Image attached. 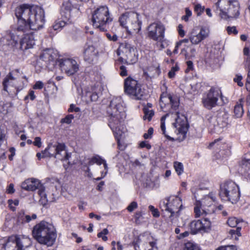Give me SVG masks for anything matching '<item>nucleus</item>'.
<instances>
[{"mask_svg":"<svg viewBox=\"0 0 250 250\" xmlns=\"http://www.w3.org/2000/svg\"><path fill=\"white\" fill-rule=\"evenodd\" d=\"M15 15L17 19L16 30L19 32L39 30L45 22L44 10L39 6L20 5L15 8Z\"/></svg>","mask_w":250,"mask_h":250,"instance_id":"obj_1","label":"nucleus"},{"mask_svg":"<svg viewBox=\"0 0 250 250\" xmlns=\"http://www.w3.org/2000/svg\"><path fill=\"white\" fill-rule=\"evenodd\" d=\"M123 104L121 97H114L111 101L107 110L109 117L108 125L117 141L122 139L124 133L120 128L121 123L126 116Z\"/></svg>","mask_w":250,"mask_h":250,"instance_id":"obj_2","label":"nucleus"},{"mask_svg":"<svg viewBox=\"0 0 250 250\" xmlns=\"http://www.w3.org/2000/svg\"><path fill=\"white\" fill-rule=\"evenodd\" d=\"M32 235L39 243L47 246H52L57 237L54 227L44 221H42L34 226Z\"/></svg>","mask_w":250,"mask_h":250,"instance_id":"obj_3","label":"nucleus"},{"mask_svg":"<svg viewBox=\"0 0 250 250\" xmlns=\"http://www.w3.org/2000/svg\"><path fill=\"white\" fill-rule=\"evenodd\" d=\"M160 207L162 211L170 213L169 218L172 223L179 216L183 208L182 199L178 196H170L165 198L160 203Z\"/></svg>","mask_w":250,"mask_h":250,"instance_id":"obj_4","label":"nucleus"},{"mask_svg":"<svg viewBox=\"0 0 250 250\" xmlns=\"http://www.w3.org/2000/svg\"><path fill=\"white\" fill-rule=\"evenodd\" d=\"M215 6L219 9L220 15L224 19L237 18L240 14L237 0H218Z\"/></svg>","mask_w":250,"mask_h":250,"instance_id":"obj_5","label":"nucleus"},{"mask_svg":"<svg viewBox=\"0 0 250 250\" xmlns=\"http://www.w3.org/2000/svg\"><path fill=\"white\" fill-rule=\"evenodd\" d=\"M94 27L101 31H105L112 19L110 17L108 8L106 6H101L93 13L92 19Z\"/></svg>","mask_w":250,"mask_h":250,"instance_id":"obj_6","label":"nucleus"},{"mask_svg":"<svg viewBox=\"0 0 250 250\" xmlns=\"http://www.w3.org/2000/svg\"><path fill=\"white\" fill-rule=\"evenodd\" d=\"M119 22L130 35L139 33L141 29L142 21L136 13L126 12L122 14L119 18Z\"/></svg>","mask_w":250,"mask_h":250,"instance_id":"obj_7","label":"nucleus"},{"mask_svg":"<svg viewBox=\"0 0 250 250\" xmlns=\"http://www.w3.org/2000/svg\"><path fill=\"white\" fill-rule=\"evenodd\" d=\"M22 189L27 191H34L38 189V193L40 196V202L43 206H45L48 202H53L55 201L53 195L51 197H47V195L44 191V188L41 183L40 180L34 179H28L23 182L21 185Z\"/></svg>","mask_w":250,"mask_h":250,"instance_id":"obj_8","label":"nucleus"},{"mask_svg":"<svg viewBox=\"0 0 250 250\" xmlns=\"http://www.w3.org/2000/svg\"><path fill=\"white\" fill-rule=\"evenodd\" d=\"M219 195L222 200L235 204L239 199L240 193L235 183L228 181L220 185Z\"/></svg>","mask_w":250,"mask_h":250,"instance_id":"obj_9","label":"nucleus"},{"mask_svg":"<svg viewBox=\"0 0 250 250\" xmlns=\"http://www.w3.org/2000/svg\"><path fill=\"white\" fill-rule=\"evenodd\" d=\"M125 92L132 99L141 100L144 96V91L138 81L131 77L126 78L124 82Z\"/></svg>","mask_w":250,"mask_h":250,"instance_id":"obj_10","label":"nucleus"},{"mask_svg":"<svg viewBox=\"0 0 250 250\" xmlns=\"http://www.w3.org/2000/svg\"><path fill=\"white\" fill-rule=\"evenodd\" d=\"M30 245L28 238L13 235L7 239L1 250H25Z\"/></svg>","mask_w":250,"mask_h":250,"instance_id":"obj_11","label":"nucleus"},{"mask_svg":"<svg viewBox=\"0 0 250 250\" xmlns=\"http://www.w3.org/2000/svg\"><path fill=\"white\" fill-rule=\"evenodd\" d=\"M171 115H173L175 118V122L172 124L176 128L175 132L177 135V139L182 141L186 138L188 129L187 118L177 111L174 114H171Z\"/></svg>","mask_w":250,"mask_h":250,"instance_id":"obj_12","label":"nucleus"},{"mask_svg":"<svg viewBox=\"0 0 250 250\" xmlns=\"http://www.w3.org/2000/svg\"><path fill=\"white\" fill-rule=\"evenodd\" d=\"M214 199L209 195L206 196L201 201H197L194 207L195 216L199 217L204 214H211L214 211Z\"/></svg>","mask_w":250,"mask_h":250,"instance_id":"obj_13","label":"nucleus"},{"mask_svg":"<svg viewBox=\"0 0 250 250\" xmlns=\"http://www.w3.org/2000/svg\"><path fill=\"white\" fill-rule=\"evenodd\" d=\"M209 28L206 26H196L188 33L189 42L192 45H197L209 37Z\"/></svg>","mask_w":250,"mask_h":250,"instance_id":"obj_14","label":"nucleus"},{"mask_svg":"<svg viewBox=\"0 0 250 250\" xmlns=\"http://www.w3.org/2000/svg\"><path fill=\"white\" fill-rule=\"evenodd\" d=\"M135 250H157L156 240L150 234L140 235L134 243Z\"/></svg>","mask_w":250,"mask_h":250,"instance_id":"obj_15","label":"nucleus"},{"mask_svg":"<svg viewBox=\"0 0 250 250\" xmlns=\"http://www.w3.org/2000/svg\"><path fill=\"white\" fill-rule=\"evenodd\" d=\"M119 50L122 53V56L119 58L122 62L133 64L137 61V50L131 44L125 43L120 46Z\"/></svg>","mask_w":250,"mask_h":250,"instance_id":"obj_16","label":"nucleus"},{"mask_svg":"<svg viewBox=\"0 0 250 250\" xmlns=\"http://www.w3.org/2000/svg\"><path fill=\"white\" fill-rule=\"evenodd\" d=\"M179 98L175 94L163 93L161 95L160 105L161 108L164 110L167 106L168 109L170 107L171 109L176 111L179 106Z\"/></svg>","mask_w":250,"mask_h":250,"instance_id":"obj_17","label":"nucleus"},{"mask_svg":"<svg viewBox=\"0 0 250 250\" xmlns=\"http://www.w3.org/2000/svg\"><path fill=\"white\" fill-rule=\"evenodd\" d=\"M220 97L224 101L220 89L211 87L206 96L202 99L204 106L208 109H211L217 105V102Z\"/></svg>","mask_w":250,"mask_h":250,"instance_id":"obj_18","label":"nucleus"},{"mask_svg":"<svg viewBox=\"0 0 250 250\" xmlns=\"http://www.w3.org/2000/svg\"><path fill=\"white\" fill-rule=\"evenodd\" d=\"M47 148L51 157L55 158L61 160H67L70 155L65 151V145L63 144L58 143L57 145L48 144Z\"/></svg>","mask_w":250,"mask_h":250,"instance_id":"obj_19","label":"nucleus"},{"mask_svg":"<svg viewBox=\"0 0 250 250\" xmlns=\"http://www.w3.org/2000/svg\"><path fill=\"white\" fill-rule=\"evenodd\" d=\"M148 36L151 39L162 42L164 40L165 27L160 23L154 22L147 28Z\"/></svg>","mask_w":250,"mask_h":250,"instance_id":"obj_20","label":"nucleus"},{"mask_svg":"<svg viewBox=\"0 0 250 250\" xmlns=\"http://www.w3.org/2000/svg\"><path fill=\"white\" fill-rule=\"evenodd\" d=\"M61 70L68 76H72L77 73L79 69L77 62L72 59H61L59 61Z\"/></svg>","mask_w":250,"mask_h":250,"instance_id":"obj_21","label":"nucleus"},{"mask_svg":"<svg viewBox=\"0 0 250 250\" xmlns=\"http://www.w3.org/2000/svg\"><path fill=\"white\" fill-rule=\"evenodd\" d=\"M210 226L211 222L208 218H204L201 220L193 221L189 225L192 234L207 231L209 229Z\"/></svg>","mask_w":250,"mask_h":250,"instance_id":"obj_22","label":"nucleus"},{"mask_svg":"<svg viewBox=\"0 0 250 250\" xmlns=\"http://www.w3.org/2000/svg\"><path fill=\"white\" fill-rule=\"evenodd\" d=\"M40 59L44 61L48 67L52 68L56 64L58 59L57 51L53 49L47 48L42 51L40 56Z\"/></svg>","mask_w":250,"mask_h":250,"instance_id":"obj_23","label":"nucleus"},{"mask_svg":"<svg viewBox=\"0 0 250 250\" xmlns=\"http://www.w3.org/2000/svg\"><path fill=\"white\" fill-rule=\"evenodd\" d=\"M35 40L33 32L25 34L20 42L21 49L25 50L33 47Z\"/></svg>","mask_w":250,"mask_h":250,"instance_id":"obj_24","label":"nucleus"},{"mask_svg":"<svg viewBox=\"0 0 250 250\" xmlns=\"http://www.w3.org/2000/svg\"><path fill=\"white\" fill-rule=\"evenodd\" d=\"M243 52L244 54L247 56L245 61V67L248 69L246 87L248 90L250 91V48L245 47L243 50Z\"/></svg>","mask_w":250,"mask_h":250,"instance_id":"obj_25","label":"nucleus"},{"mask_svg":"<svg viewBox=\"0 0 250 250\" xmlns=\"http://www.w3.org/2000/svg\"><path fill=\"white\" fill-rule=\"evenodd\" d=\"M19 76L20 70L19 69H16L10 72L4 79L2 82L3 90L7 91L8 85L11 83V81L16 80Z\"/></svg>","mask_w":250,"mask_h":250,"instance_id":"obj_26","label":"nucleus"},{"mask_svg":"<svg viewBox=\"0 0 250 250\" xmlns=\"http://www.w3.org/2000/svg\"><path fill=\"white\" fill-rule=\"evenodd\" d=\"M97 52L93 45H88L84 50V59L89 63H91L96 57Z\"/></svg>","mask_w":250,"mask_h":250,"instance_id":"obj_27","label":"nucleus"},{"mask_svg":"<svg viewBox=\"0 0 250 250\" xmlns=\"http://www.w3.org/2000/svg\"><path fill=\"white\" fill-rule=\"evenodd\" d=\"M229 114L224 111L219 112L216 119L217 125L221 128L227 126L229 124Z\"/></svg>","mask_w":250,"mask_h":250,"instance_id":"obj_28","label":"nucleus"},{"mask_svg":"<svg viewBox=\"0 0 250 250\" xmlns=\"http://www.w3.org/2000/svg\"><path fill=\"white\" fill-rule=\"evenodd\" d=\"M62 21H65L66 24L72 22V17L71 15V10H63L61 12Z\"/></svg>","mask_w":250,"mask_h":250,"instance_id":"obj_29","label":"nucleus"},{"mask_svg":"<svg viewBox=\"0 0 250 250\" xmlns=\"http://www.w3.org/2000/svg\"><path fill=\"white\" fill-rule=\"evenodd\" d=\"M94 163H96L99 165H101L102 164H104L105 169L107 170V165L106 163V162L104 160L102 159L99 156H95L91 158V159L89 161L88 165H92Z\"/></svg>","mask_w":250,"mask_h":250,"instance_id":"obj_30","label":"nucleus"},{"mask_svg":"<svg viewBox=\"0 0 250 250\" xmlns=\"http://www.w3.org/2000/svg\"><path fill=\"white\" fill-rule=\"evenodd\" d=\"M170 116L169 114H166L163 116L161 119V129L163 132V134L165 135V137L169 140H173V138H171L166 133V127H165V120L167 117Z\"/></svg>","mask_w":250,"mask_h":250,"instance_id":"obj_31","label":"nucleus"},{"mask_svg":"<svg viewBox=\"0 0 250 250\" xmlns=\"http://www.w3.org/2000/svg\"><path fill=\"white\" fill-rule=\"evenodd\" d=\"M244 113L243 106L241 103L237 104L234 108V115L236 118L242 117Z\"/></svg>","mask_w":250,"mask_h":250,"instance_id":"obj_32","label":"nucleus"},{"mask_svg":"<svg viewBox=\"0 0 250 250\" xmlns=\"http://www.w3.org/2000/svg\"><path fill=\"white\" fill-rule=\"evenodd\" d=\"M143 111L145 114L143 117L144 119L150 121L154 115V111L147 107H144Z\"/></svg>","mask_w":250,"mask_h":250,"instance_id":"obj_33","label":"nucleus"},{"mask_svg":"<svg viewBox=\"0 0 250 250\" xmlns=\"http://www.w3.org/2000/svg\"><path fill=\"white\" fill-rule=\"evenodd\" d=\"M65 25V21L62 20L56 21L54 24L53 25L52 27L55 31H59L61 30Z\"/></svg>","mask_w":250,"mask_h":250,"instance_id":"obj_34","label":"nucleus"},{"mask_svg":"<svg viewBox=\"0 0 250 250\" xmlns=\"http://www.w3.org/2000/svg\"><path fill=\"white\" fill-rule=\"evenodd\" d=\"M174 167L178 175H180L184 171V167L182 163L178 162L174 163Z\"/></svg>","mask_w":250,"mask_h":250,"instance_id":"obj_35","label":"nucleus"},{"mask_svg":"<svg viewBox=\"0 0 250 250\" xmlns=\"http://www.w3.org/2000/svg\"><path fill=\"white\" fill-rule=\"evenodd\" d=\"M241 227H237L236 230L230 229L229 231V234L231 235V237H233V235H235L234 239L236 240L238 239V237L241 236Z\"/></svg>","mask_w":250,"mask_h":250,"instance_id":"obj_36","label":"nucleus"},{"mask_svg":"<svg viewBox=\"0 0 250 250\" xmlns=\"http://www.w3.org/2000/svg\"><path fill=\"white\" fill-rule=\"evenodd\" d=\"M240 222V221L236 218L232 217L229 218L228 220V224L230 227H235Z\"/></svg>","mask_w":250,"mask_h":250,"instance_id":"obj_37","label":"nucleus"},{"mask_svg":"<svg viewBox=\"0 0 250 250\" xmlns=\"http://www.w3.org/2000/svg\"><path fill=\"white\" fill-rule=\"evenodd\" d=\"M184 250H200V249L196 244L188 242L185 244Z\"/></svg>","mask_w":250,"mask_h":250,"instance_id":"obj_38","label":"nucleus"},{"mask_svg":"<svg viewBox=\"0 0 250 250\" xmlns=\"http://www.w3.org/2000/svg\"><path fill=\"white\" fill-rule=\"evenodd\" d=\"M205 10V6H202L200 4H196L194 5V11L196 13L197 16H200Z\"/></svg>","mask_w":250,"mask_h":250,"instance_id":"obj_39","label":"nucleus"},{"mask_svg":"<svg viewBox=\"0 0 250 250\" xmlns=\"http://www.w3.org/2000/svg\"><path fill=\"white\" fill-rule=\"evenodd\" d=\"M108 232V230L107 229H104L102 231L98 233L97 236L99 238H102L103 241H106L107 237L105 235L107 234Z\"/></svg>","mask_w":250,"mask_h":250,"instance_id":"obj_40","label":"nucleus"},{"mask_svg":"<svg viewBox=\"0 0 250 250\" xmlns=\"http://www.w3.org/2000/svg\"><path fill=\"white\" fill-rule=\"evenodd\" d=\"M148 208L150 211L151 212V213L153 217H158L160 216L159 212L157 208H154V206L152 205H150L148 207Z\"/></svg>","mask_w":250,"mask_h":250,"instance_id":"obj_41","label":"nucleus"},{"mask_svg":"<svg viewBox=\"0 0 250 250\" xmlns=\"http://www.w3.org/2000/svg\"><path fill=\"white\" fill-rule=\"evenodd\" d=\"M74 118V116L72 114L67 115L65 118L61 119L62 123L69 124L71 123L72 120Z\"/></svg>","mask_w":250,"mask_h":250,"instance_id":"obj_42","label":"nucleus"},{"mask_svg":"<svg viewBox=\"0 0 250 250\" xmlns=\"http://www.w3.org/2000/svg\"><path fill=\"white\" fill-rule=\"evenodd\" d=\"M37 218L36 214H33L31 216L25 215L22 219V221L26 223L30 222L32 220H35Z\"/></svg>","mask_w":250,"mask_h":250,"instance_id":"obj_43","label":"nucleus"},{"mask_svg":"<svg viewBox=\"0 0 250 250\" xmlns=\"http://www.w3.org/2000/svg\"><path fill=\"white\" fill-rule=\"evenodd\" d=\"M186 15L182 17V19L184 20L185 21H188L189 18L191 16L192 12L188 7L185 9Z\"/></svg>","mask_w":250,"mask_h":250,"instance_id":"obj_44","label":"nucleus"},{"mask_svg":"<svg viewBox=\"0 0 250 250\" xmlns=\"http://www.w3.org/2000/svg\"><path fill=\"white\" fill-rule=\"evenodd\" d=\"M62 7L64 8V10H71L72 4L70 0H63Z\"/></svg>","mask_w":250,"mask_h":250,"instance_id":"obj_45","label":"nucleus"},{"mask_svg":"<svg viewBox=\"0 0 250 250\" xmlns=\"http://www.w3.org/2000/svg\"><path fill=\"white\" fill-rule=\"evenodd\" d=\"M138 205L137 202H132L127 207V209L129 212H132L135 209L137 208Z\"/></svg>","mask_w":250,"mask_h":250,"instance_id":"obj_46","label":"nucleus"},{"mask_svg":"<svg viewBox=\"0 0 250 250\" xmlns=\"http://www.w3.org/2000/svg\"><path fill=\"white\" fill-rule=\"evenodd\" d=\"M179 70V67L178 66L175 65L171 68L170 71L168 72V75L170 78H172L175 76V72Z\"/></svg>","mask_w":250,"mask_h":250,"instance_id":"obj_47","label":"nucleus"},{"mask_svg":"<svg viewBox=\"0 0 250 250\" xmlns=\"http://www.w3.org/2000/svg\"><path fill=\"white\" fill-rule=\"evenodd\" d=\"M216 250H237L235 246L230 245L218 248Z\"/></svg>","mask_w":250,"mask_h":250,"instance_id":"obj_48","label":"nucleus"},{"mask_svg":"<svg viewBox=\"0 0 250 250\" xmlns=\"http://www.w3.org/2000/svg\"><path fill=\"white\" fill-rule=\"evenodd\" d=\"M227 31L229 34H233L236 35L238 34V31L235 26H228L227 28Z\"/></svg>","mask_w":250,"mask_h":250,"instance_id":"obj_49","label":"nucleus"},{"mask_svg":"<svg viewBox=\"0 0 250 250\" xmlns=\"http://www.w3.org/2000/svg\"><path fill=\"white\" fill-rule=\"evenodd\" d=\"M153 132V129L152 127H150L148 129L147 132L146 133L144 134V137L145 139H147L148 138H151Z\"/></svg>","mask_w":250,"mask_h":250,"instance_id":"obj_50","label":"nucleus"},{"mask_svg":"<svg viewBox=\"0 0 250 250\" xmlns=\"http://www.w3.org/2000/svg\"><path fill=\"white\" fill-rule=\"evenodd\" d=\"M120 74L122 76H126L127 75V72L126 67L124 65H121L120 67Z\"/></svg>","mask_w":250,"mask_h":250,"instance_id":"obj_51","label":"nucleus"},{"mask_svg":"<svg viewBox=\"0 0 250 250\" xmlns=\"http://www.w3.org/2000/svg\"><path fill=\"white\" fill-rule=\"evenodd\" d=\"M242 78L241 75H237L236 77L234 79V82L237 83L239 86H242L243 85V83L241 82Z\"/></svg>","mask_w":250,"mask_h":250,"instance_id":"obj_52","label":"nucleus"},{"mask_svg":"<svg viewBox=\"0 0 250 250\" xmlns=\"http://www.w3.org/2000/svg\"><path fill=\"white\" fill-rule=\"evenodd\" d=\"M43 87V83L41 81L37 82L34 85L33 88L34 89H41Z\"/></svg>","mask_w":250,"mask_h":250,"instance_id":"obj_53","label":"nucleus"},{"mask_svg":"<svg viewBox=\"0 0 250 250\" xmlns=\"http://www.w3.org/2000/svg\"><path fill=\"white\" fill-rule=\"evenodd\" d=\"M139 146L141 148L146 147L147 149H150L151 147V146L150 144L147 143L146 141H142L140 143Z\"/></svg>","mask_w":250,"mask_h":250,"instance_id":"obj_54","label":"nucleus"},{"mask_svg":"<svg viewBox=\"0 0 250 250\" xmlns=\"http://www.w3.org/2000/svg\"><path fill=\"white\" fill-rule=\"evenodd\" d=\"M80 111V108L78 107H76L74 104H71L70 105L69 108H68V112H73L75 111V112H78Z\"/></svg>","mask_w":250,"mask_h":250,"instance_id":"obj_55","label":"nucleus"},{"mask_svg":"<svg viewBox=\"0 0 250 250\" xmlns=\"http://www.w3.org/2000/svg\"><path fill=\"white\" fill-rule=\"evenodd\" d=\"M106 37L108 40L113 42H115L118 40V37L115 34H114L113 35L111 36L110 34L107 33Z\"/></svg>","mask_w":250,"mask_h":250,"instance_id":"obj_56","label":"nucleus"},{"mask_svg":"<svg viewBox=\"0 0 250 250\" xmlns=\"http://www.w3.org/2000/svg\"><path fill=\"white\" fill-rule=\"evenodd\" d=\"M42 158L51 157L50 153H49L47 147L44 150L42 151Z\"/></svg>","mask_w":250,"mask_h":250,"instance_id":"obj_57","label":"nucleus"},{"mask_svg":"<svg viewBox=\"0 0 250 250\" xmlns=\"http://www.w3.org/2000/svg\"><path fill=\"white\" fill-rule=\"evenodd\" d=\"M29 98L31 100H34L35 98H36V96L34 94V91H33V90H30L29 92V93L28 94V95H27L25 99H26L27 98Z\"/></svg>","mask_w":250,"mask_h":250,"instance_id":"obj_58","label":"nucleus"},{"mask_svg":"<svg viewBox=\"0 0 250 250\" xmlns=\"http://www.w3.org/2000/svg\"><path fill=\"white\" fill-rule=\"evenodd\" d=\"M34 145L36 146H37L39 147H40L42 145L41 139L40 137H36L35 139V141L34 142Z\"/></svg>","mask_w":250,"mask_h":250,"instance_id":"obj_59","label":"nucleus"},{"mask_svg":"<svg viewBox=\"0 0 250 250\" xmlns=\"http://www.w3.org/2000/svg\"><path fill=\"white\" fill-rule=\"evenodd\" d=\"M187 64L188 67L186 69V72H188L190 70H191L193 69V62L190 61H188L187 62Z\"/></svg>","mask_w":250,"mask_h":250,"instance_id":"obj_60","label":"nucleus"},{"mask_svg":"<svg viewBox=\"0 0 250 250\" xmlns=\"http://www.w3.org/2000/svg\"><path fill=\"white\" fill-rule=\"evenodd\" d=\"M178 32L179 35L182 37H183L185 35V31L183 29V27L181 24L179 25L178 26Z\"/></svg>","mask_w":250,"mask_h":250,"instance_id":"obj_61","label":"nucleus"},{"mask_svg":"<svg viewBox=\"0 0 250 250\" xmlns=\"http://www.w3.org/2000/svg\"><path fill=\"white\" fill-rule=\"evenodd\" d=\"M14 185L12 184H10L7 189V192L8 193L11 194L14 193Z\"/></svg>","mask_w":250,"mask_h":250,"instance_id":"obj_62","label":"nucleus"},{"mask_svg":"<svg viewBox=\"0 0 250 250\" xmlns=\"http://www.w3.org/2000/svg\"><path fill=\"white\" fill-rule=\"evenodd\" d=\"M181 45L180 44V42H177L176 43V46L175 47V48L173 51V53L174 54H177L178 53V50L180 46H181Z\"/></svg>","mask_w":250,"mask_h":250,"instance_id":"obj_63","label":"nucleus"},{"mask_svg":"<svg viewBox=\"0 0 250 250\" xmlns=\"http://www.w3.org/2000/svg\"><path fill=\"white\" fill-rule=\"evenodd\" d=\"M104 182L102 181L100 182L97 186V189L99 191H102L103 190V186L104 185Z\"/></svg>","mask_w":250,"mask_h":250,"instance_id":"obj_64","label":"nucleus"}]
</instances>
